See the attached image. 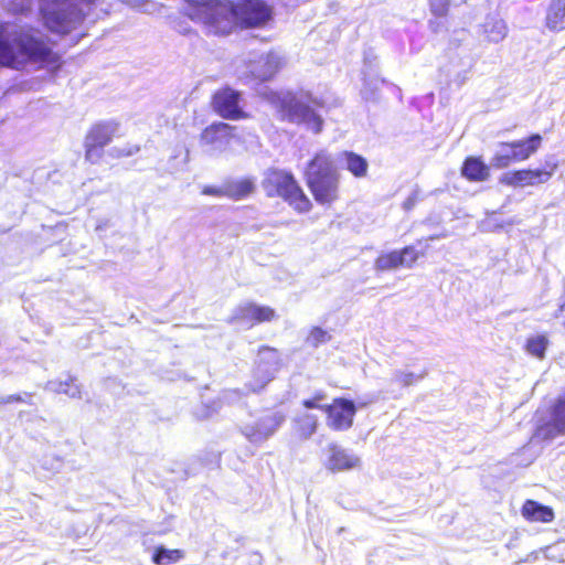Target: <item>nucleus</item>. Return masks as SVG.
<instances>
[{"label": "nucleus", "mask_w": 565, "mask_h": 565, "mask_svg": "<svg viewBox=\"0 0 565 565\" xmlns=\"http://www.w3.org/2000/svg\"><path fill=\"white\" fill-rule=\"evenodd\" d=\"M55 42L30 24L0 21V67L14 71L29 65L38 70L57 71L62 55L54 49Z\"/></svg>", "instance_id": "f257e3e1"}, {"label": "nucleus", "mask_w": 565, "mask_h": 565, "mask_svg": "<svg viewBox=\"0 0 565 565\" xmlns=\"http://www.w3.org/2000/svg\"><path fill=\"white\" fill-rule=\"evenodd\" d=\"M303 179L319 205L331 206L340 200L341 174L329 151L319 150L310 158L303 170Z\"/></svg>", "instance_id": "f03ea898"}, {"label": "nucleus", "mask_w": 565, "mask_h": 565, "mask_svg": "<svg viewBox=\"0 0 565 565\" xmlns=\"http://www.w3.org/2000/svg\"><path fill=\"white\" fill-rule=\"evenodd\" d=\"M185 14L215 35H226L237 24L235 2L227 0H189Z\"/></svg>", "instance_id": "7ed1b4c3"}, {"label": "nucleus", "mask_w": 565, "mask_h": 565, "mask_svg": "<svg viewBox=\"0 0 565 565\" xmlns=\"http://www.w3.org/2000/svg\"><path fill=\"white\" fill-rule=\"evenodd\" d=\"M263 188L268 198L281 199L297 213H308L313 207L311 200L290 171L269 169L263 180Z\"/></svg>", "instance_id": "20e7f679"}, {"label": "nucleus", "mask_w": 565, "mask_h": 565, "mask_svg": "<svg viewBox=\"0 0 565 565\" xmlns=\"http://www.w3.org/2000/svg\"><path fill=\"white\" fill-rule=\"evenodd\" d=\"M40 15L44 26L60 35H67L77 30L86 18V13L76 4L54 0H44Z\"/></svg>", "instance_id": "39448f33"}, {"label": "nucleus", "mask_w": 565, "mask_h": 565, "mask_svg": "<svg viewBox=\"0 0 565 565\" xmlns=\"http://www.w3.org/2000/svg\"><path fill=\"white\" fill-rule=\"evenodd\" d=\"M543 137L540 134L509 142H502V148L510 149L509 153H495L492 158L494 168H508L511 163L522 162L531 158L542 146Z\"/></svg>", "instance_id": "423d86ee"}, {"label": "nucleus", "mask_w": 565, "mask_h": 565, "mask_svg": "<svg viewBox=\"0 0 565 565\" xmlns=\"http://www.w3.org/2000/svg\"><path fill=\"white\" fill-rule=\"evenodd\" d=\"M117 129L116 121H99L89 127L84 142L85 159L88 162L95 164L100 161L105 147L111 142Z\"/></svg>", "instance_id": "0eeeda50"}, {"label": "nucleus", "mask_w": 565, "mask_h": 565, "mask_svg": "<svg viewBox=\"0 0 565 565\" xmlns=\"http://www.w3.org/2000/svg\"><path fill=\"white\" fill-rule=\"evenodd\" d=\"M558 169L554 160H546L541 168L519 169L503 173L499 183L507 186H534L548 182Z\"/></svg>", "instance_id": "6e6552de"}, {"label": "nucleus", "mask_w": 565, "mask_h": 565, "mask_svg": "<svg viewBox=\"0 0 565 565\" xmlns=\"http://www.w3.org/2000/svg\"><path fill=\"white\" fill-rule=\"evenodd\" d=\"M242 100L241 92L231 86H223L212 94L210 105L221 118L241 120L248 118V114L241 105Z\"/></svg>", "instance_id": "1a4fd4ad"}, {"label": "nucleus", "mask_w": 565, "mask_h": 565, "mask_svg": "<svg viewBox=\"0 0 565 565\" xmlns=\"http://www.w3.org/2000/svg\"><path fill=\"white\" fill-rule=\"evenodd\" d=\"M237 24L242 29L262 28L273 18V9L262 0H241L235 3Z\"/></svg>", "instance_id": "9d476101"}, {"label": "nucleus", "mask_w": 565, "mask_h": 565, "mask_svg": "<svg viewBox=\"0 0 565 565\" xmlns=\"http://www.w3.org/2000/svg\"><path fill=\"white\" fill-rule=\"evenodd\" d=\"M426 248L427 245L420 250L415 245H406L401 249L383 252L375 258L374 267L377 271L412 268L420 257L426 255Z\"/></svg>", "instance_id": "9b49d317"}, {"label": "nucleus", "mask_w": 565, "mask_h": 565, "mask_svg": "<svg viewBox=\"0 0 565 565\" xmlns=\"http://www.w3.org/2000/svg\"><path fill=\"white\" fill-rule=\"evenodd\" d=\"M358 406L352 399L334 397L330 404H326L323 413L327 426L333 431H344L353 426Z\"/></svg>", "instance_id": "f8f14e48"}, {"label": "nucleus", "mask_w": 565, "mask_h": 565, "mask_svg": "<svg viewBox=\"0 0 565 565\" xmlns=\"http://www.w3.org/2000/svg\"><path fill=\"white\" fill-rule=\"evenodd\" d=\"M280 110L282 116L291 122L307 124L315 132H319L322 128V119L316 114L313 108L297 98L292 94H288L281 99Z\"/></svg>", "instance_id": "ddd939ff"}, {"label": "nucleus", "mask_w": 565, "mask_h": 565, "mask_svg": "<svg viewBox=\"0 0 565 565\" xmlns=\"http://www.w3.org/2000/svg\"><path fill=\"white\" fill-rule=\"evenodd\" d=\"M236 127L224 121L212 122L200 134V142L216 149L226 148L236 138Z\"/></svg>", "instance_id": "4468645a"}, {"label": "nucleus", "mask_w": 565, "mask_h": 565, "mask_svg": "<svg viewBox=\"0 0 565 565\" xmlns=\"http://www.w3.org/2000/svg\"><path fill=\"white\" fill-rule=\"evenodd\" d=\"M278 318L276 310L269 306L246 302L238 307L237 319L252 326L271 322Z\"/></svg>", "instance_id": "2eb2a0df"}, {"label": "nucleus", "mask_w": 565, "mask_h": 565, "mask_svg": "<svg viewBox=\"0 0 565 565\" xmlns=\"http://www.w3.org/2000/svg\"><path fill=\"white\" fill-rule=\"evenodd\" d=\"M255 366L266 374V382L274 379V372L281 366V358L278 349L269 345H260L257 350Z\"/></svg>", "instance_id": "dca6fc26"}, {"label": "nucleus", "mask_w": 565, "mask_h": 565, "mask_svg": "<svg viewBox=\"0 0 565 565\" xmlns=\"http://www.w3.org/2000/svg\"><path fill=\"white\" fill-rule=\"evenodd\" d=\"M328 450L327 468L332 472L351 470L360 462L356 456L348 454L347 450L335 444H330Z\"/></svg>", "instance_id": "f3484780"}, {"label": "nucleus", "mask_w": 565, "mask_h": 565, "mask_svg": "<svg viewBox=\"0 0 565 565\" xmlns=\"http://www.w3.org/2000/svg\"><path fill=\"white\" fill-rule=\"evenodd\" d=\"M460 174L469 182H484L490 178V167L481 157L468 156L462 161Z\"/></svg>", "instance_id": "a211bd4d"}, {"label": "nucleus", "mask_w": 565, "mask_h": 565, "mask_svg": "<svg viewBox=\"0 0 565 565\" xmlns=\"http://www.w3.org/2000/svg\"><path fill=\"white\" fill-rule=\"evenodd\" d=\"M521 515L530 523H550L555 518V513L551 507L532 499H527L523 502Z\"/></svg>", "instance_id": "6ab92c4d"}, {"label": "nucleus", "mask_w": 565, "mask_h": 565, "mask_svg": "<svg viewBox=\"0 0 565 565\" xmlns=\"http://www.w3.org/2000/svg\"><path fill=\"white\" fill-rule=\"evenodd\" d=\"M319 419L315 414L302 413L294 418L292 430L297 438L305 440L316 434Z\"/></svg>", "instance_id": "aec40b11"}, {"label": "nucleus", "mask_w": 565, "mask_h": 565, "mask_svg": "<svg viewBox=\"0 0 565 565\" xmlns=\"http://www.w3.org/2000/svg\"><path fill=\"white\" fill-rule=\"evenodd\" d=\"M285 416H264L247 433L250 439H264L273 435V433L284 422Z\"/></svg>", "instance_id": "412c9836"}, {"label": "nucleus", "mask_w": 565, "mask_h": 565, "mask_svg": "<svg viewBox=\"0 0 565 565\" xmlns=\"http://www.w3.org/2000/svg\"><path fill=\"white\" fill-rule=\"evenodd\" d=\"M545 25L551 31L565 30V0H552L545 15Z\"/></svg>", "instance_id": "4be33fe9"}, {"label": "nucleus", "mask_w": 565, "mask_h": 565, "mask_svg": "<svg viewBox=\"0 0 565 565\" xmlns=\"http://www.w3.org/2000/svg\"><path fill=\"white\" fill-rule=\"evenodd\" d=\"M341 159L344 162L345 169L356 179H362L367 175L369 163L367 160L354 152L345 150L341 153Z\"/></svg>", "instance_id": "5701e85b"}, {"label": "nucleus", "mask_w": 565, "mask_h": 565, "mask_svg": "<svg viewBox=\"0 0 565 565\" xmlns=\"http://www.w3.org/2000/svg\"><path fill=\"white\" fill-rule=\"evenodd\" d=\"M255 184L252 179L243 178L239 180H231L225 182L226 198L232 200H243L252 194Z\"/></svg>", "instance_id": "b1692460"}, {"label": "nucleus", "mask_w": 565, "mask_h": 565, "mask_svg": "<svg viewBox=\"0 0 565 565\" xmlns=\"http://www.w3.org/2000/svg\"><path fill=\"white\" fill-rule=\"evenodd\" d=\"M483 33L488 42H501L508 34V28L502 19L490 18L483 25Z\"/></svg>", "instance_id": "393cba45"}, {"label": "nucleus", "mask_w": 565, "mask_h": 565, "mask_svg": "<svg viewBox=\"0 0 565 565\" xmlns=\"http://www.w3.org/2000/svg\"><path fill=\"white\" fill-rule=\"evenodd\" d=\"M184 558V551L180 548H167L162 545L154 547L151 559L156 565H171Z\"/></svg>", "instance_id": "a878e982"}, {"label": "nucleus", "mask_w": 565, "mask_h": 565, "mask_svg": "<svg viewBox=\"0 0 565 565\" xmlns=\"http://www.w3.org/2000/svg\"><path fill=\"white\" fill-rule=\"evenodd\" d=\"M550 425L561 435H565V392L556 398L551 408Z\"/></svg>", "instance_id": "bb28decb"}, {"label": "nucleus", "mask_w": 565, "mask_h": 565, "mask_svg": "<svg viewBox=\"0 0 565 565\" xmlns=\"http://www.w3.org/2000/svg\"><path fill=\"white\" fill-rule=\"evenodd\" d=\"M548 344V340L545 335L540 334L536 337L529 338L525 343V351L537 358V359H544L545 351Z\"/></svg>", "instance_id": "cd10ccee"}, {"label": "nucleus", "mask_w": 565, "mask_h": 565, "mask_svg": "<svg viewBox=\"0 0 565 565\" xmlns=\"http://www.w3.org/2000/svg\"><path fill=\"white\" fill-rule=\"evenodd\" d=\"M141 147L137 143H127L124 146H115L109 151V157L115 160H121L125 158H130L140 152Z\"/></svg>", "instance_id": "c85d7f7f"}, {"label": "nucleus", "mask_w": 565, "mask_h": 565, "mask_svg": "<svg viewBox=\"0 0 565 565\" xmlns=\"http://www.w3.org/2000/svg\"><path fill=\"white\" fill-rule=\"evenodd\" d=\"M330 340V333L321 327L310 328L307 335V342L313 348H318L321 344L328 343Z\"/></svg>", "instance_id": "c756f323"}, {"label": "nucleus", "mask_w": 565, "mask_h": 565, "mask_svg": "<svg viewBox=\"0 0 565 565\" xmlns=\"http://www.w3.org/2000/svg\"><path fill=\"white\" fill-rule=\"evenodd\" d=\"M327 399L324 391H316L310 397L302 399L301 405L307 409H320L323 412L326 404L322 402Z\"/></svg>", "instance_id": "7c9ffc66"}, {"label": "nucleus", "mask_w": 565, "mask_h": 565, "mask_svg": "<svg viewBox=\"0 0 565 565\" xmlns=\"http://www.w3.org/2000/svg\"><path fill=\"white\" fill-rule=\"evenodd\" d=\"M426 374V372H422L419 374H415L413 372H399L396 374L395 380L402 387H408L423 380Z\"/></svg>", "instance_id": "2f4dec72"}, {"label": "nucleus", "mask_w": 565, "mask_h": 565, "mask_svg": "<svg viewBox=\"0 0 565 565\" xmlns=\"http://www.w3.org/2000/svg\"><path fill=\"white\" fill-rule=\"evenodd\" d=\"M429 10L437 18H445L449 13L451 0H427Z\"/></svg>", "instance_id": "473e14b6"}, {"label": "nucleus", "mask_w": 565, "mask_h": 565, "mask_svg": "<svg viewBox=\"0 0 565 565\" xmlns=\"http://www.w3.org/2000/svg\"><path fill=\"white\" fill-rule=\"evenodd\" d=\"M201 193L204 195L222 198L226 196L225 183L223 186L205 185L202 188Z\"/></svg>", "instance_id": "72a5a7b5"}, {"label": "nucleus", "mask_w": 565, "mask_h": 565, "mask_svg": "<svg viewBox=\"0 0 565 565\" xmlns=\"http://www.w3.org/2000/svg\"><path fill=\"white\" fill-rule=\"evenodd\" d=\"M28 402L21 394H11L1 398V404H17Z\"/></svg>", "instance_id": "f704fd0d"}, {"label": "nucleus", "mask_w": 565, "mask_h": 565, "mask_svg": "<svg viewBox=\"0 0 565 565\" xmlns=\"http://www.w3.org/2000/svg\"><path fill=\"white\" fill-rule=\"evenodd\" d=\"M555 318L559 319L562 326L565 328V301L558 307L555 312Z\"/></svg>", "instance_id": "c9c22d12"}, {"label": "nucleus", "mask_w": 565, "mask_h": 565, "mask_svg": "<svg viewBox=\"0 0 565 565\" xmlns=\"http://www.w3.org/2000/svg\"><path fill=\"white\" fill-rule=\"evenodd\" d=\"M415 203H416V199L414 196L408 198L407 200L404 201L403 207L406 211H409V210H412L414 207Z\"/></svg>", "instance_id": "e433bc0d"}, {"label": "nucleus", "mask_w": 565, "mask_h": 565, "mask_svg": "<svg viewBox=\"0 0 565 565\" xmlns=\"http://www.w3.org/2000/svg\"><path fill=\"white\" fill-rule=\"evenodd\" d=\"M429 26L434 32H438L440 25L437 22H429Z\"/></svg>", "instance_id": "4c0bfd02"}, {"label": "nucleus", "mask_w": 565, "mask_h": 565, "mask_svg": "<svg viewBox=\"0 0 565 565\" xmlns=\"http://www.w3.org/2000/svg\"><path fill=\"white\" fill-rule=\"evenodd\" d=\"M311 100H312V103H313L316 106H319V107H321V106H322V102L317 100V99H311Z\"/></svg>", "instance_id": "58836bf2"}, {"label": "nucleus", "mask_w": 565, "mask_h": 565, "mask_svg": "<svg viewBox=\"0 0 565 565\" xmlns=\"http://www.w3.org/2000/svg\"><path fill=\"white\" fill-rule=\"evenodd\" d=\"M25 397H26L28 399H30V398L32 397V394H31V393H25Z\"/></svg>", "instance_id": "ea45409f"}, {"label": "nucleus", "mask_w": 565, "mask_h": 565, "mask_svg": "<svg viewBox=\"0 0 565 565\" xmlns=\"http://www.w3.org/2000/svg\"><path fill=\"white\" fill-rule=\"evenodd\" d=\"M422 243H423V239H418V241H417V244H418V245H422Z\"/></svg>", "instance_id": "a19ab883"}, {"label": "nucleus", "mask_w": 565, "mask_h": 565, "mask_svg": "<svg viewBox=\"0 0 565 565\" xmlns=\"http://www.w3.org/2000/svg\"><path fill=\"white\" fill-rule=\"evenodd\" d=\"M267 383H268V382H266V381H265V382H264V384H262V387H265V384H267Z\"/></svg>", "instance_id": "79ce46f5"}]
</instances>
